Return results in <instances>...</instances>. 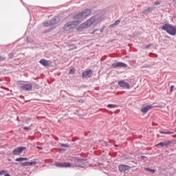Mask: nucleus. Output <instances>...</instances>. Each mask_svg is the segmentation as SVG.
<instances>
[{
	"label": "nucleus",
	"mask_w": 176,
	"mask_h": 176,
	"mask_svg": "<svg viewBox=\"0 0 176 176\" xmlns=\"http://www.w3.org/2000/svg\"><path fill=\"white\" fill-rule=\"evenodd\" d=\"M104 20V16L101 14H96V15L91 16L89 19L86 23H85L87 25V28L91 27V25H97L99 23H101Z\"/></svg>",
	"instance_id": "obj_1"
},
{
	"label": "nucleus",
	"mask_w": 176,
	"mask_h": 176,
	"mask_svg": "<svg viewBox=\"0 0 176 176\" xmlns=\"http://www.w3.org/2000/svg\"><path fill=\"white\" fill-rule=\"evenodd\" d=\"M162 30L164 31H166V32H167V34H169V35H172V36H175V35H176V25L165 23L162 26Z\"/></svg>",
	"instance_id": "obj_2"
},
{
	"label": "nucleus",
	"mask_w": 176,
	"mask_h": 176,
	"mask_svg": "<svg viewBox=\"0 0 176 176\" xmlns=\"http://www.w3.org/2000/svg\"><path fill=\"white\" fill-rule=\"evenodd\" d=\"M19 86L23 91H32V84L28 81H19Z\"/></svg>",
	"instance_id": "obj_3"
},
{
	"label": "nucleus",
	"mask_w": 176,
	"mask_h": 176,
	"mask_svg": "<svg viewBox=\"0 0 176 176\" xmlns=\"http://www.w3.org/2000/svg\"><path fill=\"white\" fill-rule=\"evenodd\" d=\"M81 21H74L72 22H68L64 26L65 31H69V30H73V28H76L79 24H80Z\"/></svg>",
	"instance_id": "obj_4"
},
{
	"label": "nucleus",
	"mask_w": 176,
	"mask_h": 176,
	"mask_svg": "<svg viewBox=\"0 0 176 176\" xmlns=\"http://www.w3.org/2000/svg\"><path fill=\"white\" fill-rule=\"evenodd\" d=\"M56 167H60V168H68L69 167H75L74 166H72V163L68 162H63V163H56Z\"/></svg>",
	"instance_id": "obj_5"
},
{
	"label": "nucleus",
	"mask_w": 176,
	"mask_h": 176,
	"mask_svg": "<svg viewBox=\"0 0 176 176\" xmlns=\"http://www.w3.org/2000/svg\"><path fill=\"white\" fill-rule=\"evenodd\" d=\"M129 65L123 62H116L112 64L113 68H127Z\"/></svg>",
	"instance_id": "obj_6"
},
{
	"label": "nucleus",
	"mask_w": 176,
	"mask_h": 176,
	"mask_svg": "<svg viewBox=\"0 0 176 176\" xmlns=\"http://www.w3.org/2000/svg\"><path fill=\"white\" fill-rule=\"evenodd\" d=\"M82 76L84 79H90V78L93 77V70L89 69L87 71L84 72L82 74Z\"/></svg>",
	"instance_id": "obj_7"
},
{
	"label": "nucleus",
	"mask_w": 176,
	"mask_h": 176,
	"mask_svg": "<svg viewBox=\"0 0 176 176\" xmlns=\"http://www.w3.org/2000/svg\"><path fill=\"white\" fill-rule=\"evenodd\" d=\"M153 108H157V107L153 106V104L146 105V107L141 109V112L142 113L146 114L148 113V111H151V109H153Z\"/></svg>",
	"instance_id": "obj_8"
},
{
	"label": "nucleus",
	"mask_w": 176,
	"mask_h": 176,
	"mask_svg": "<svg viewBox=\"0 0 176 176\" xmlns=\"http://www.w3.org/2000/svg\"><path fill=\"white\" fill-rule=\"evenodd\" d=\"M24 149H25V147L24 146L17 147L12 151V153L15 156H19V155H21V153H23Z\"/></svg>",
	"instance_id": "obj_9"
},
{
	"label": "nucleus",
	"mask_w": 176,
	"mask_h": 176,
	"mask_svg": "<svg viewBox=\"0 0 176 176\" xmlns=\"http://www.w3.org/2000/svg\"><path fill=\"white\" fill-rule=\"evenodd\" d=\"M118 86L121 87L122 89L130 90V84H129V82H126L124 80L118 81Z\"/></svg>",
	"instance_id": "obj_10"
},
{
	"label": "nucleus",
	"mask_w": 176,
	"mask_h": 176,
	"mask_svg": "<svg viewBox=\"0 0 176 176\" xmlns=\"http://www.w3.org/2000/svg\"><path fill=\"white\" fill-rule=\"evenodd\" d=\"M131 168V167L129 165H120L118 166V170L120 173H124L126 171H127L128 170H130Z\"/></svg>",
	"instance_id": "obj_11"
},
{
	"label": "nucleus",
	"mask_w": 176,
	"mask_h": 176,
	"mask_svg": "<svg viewBox=\"0 0 176 176\" xmlns=\"http://www.w3.org/2000/svg\"><path fill=\"white\" fill-rule=\"evenodd\" d=\"M170 144H173V141L171 140H168L166 142H160L158 144H157L155 145V146H161V148H164V146H168V145H170Z\"/></svg>",
	"instance_id": "obj_12"
},
{
	"label": "nucleus",
	"mask_w": 176,
	"mask_h": 176,
	"mask_svg": "<svg viewBox=\"0 0 176 176\" xmlns=\"http://www.w3.org/2000/svg\"><path fill=\"white\" fill-rule=\"evenodd\" d=\"M35 164H36V162H21L20 163V166L21 167H28V166H35Z\"/></svg>",
	"instance_id": "obj_13"
},
{
	"label": "nucleus",
	"mask_w": 176,
	"mask_h": 176,
	"mask_svg": "<svg viewBox=\"0 0 176 176\" xmlns=\"http://www.w3.org/2000/svg\"><path fill=\"white\" fill-rule=\"evenodd\" d=\"M81 13L82 14V17L84 19H86V17H89V16H90V14H91V10L86 9V10H83L82 12H81Z\"/></svg>",
	"instance_id": "obj_14"
},
{
	"label": "nucleus",
	"mask_w": 176,
	"mask_h": 176,
	"mask_svg": "<svg viewBox=\"0 0 176 176\" xmlns=\"http://www.w3.org/2000/svg\"><path fill=\"white\" fill-rule=\"evenodd\" d=\"M39 63L41 65H43V67H50V64H52L50 60H47L46 59H41Z\"/></svg>",
	"instance_id": "obj_15"
},
{
	"label": "nucleus",
	"mask_w": 176,
	"mask_h": 176,
	"mask_svg": "<svg viewBox=\"0 0 176 176\" xmlns=\"http://www.w3.org/2000/svg\"><path fill=\"white\" fill-rule=\"evenodd\" d=\"M73 19H74V20H77V21H80V20L85 19V18H83V15H82V12H80V13L74 15L73 16Z\"/></svg>",
	"instance_id": "obj_16"
},
{
	"label": "nucleus",
	"mask_w": 176,
	"mask_h": 176,
	"mask_svg": "<svg viewBox=\"0 0 176 176\" xmlns=\"http://www.w3.org/2000/svg\"><path fill=\"white\" fill-rule=\"evenodd\" d=\"M155 10V7H150L143 11V14H148L152 13Z\"/></svg>",
	"instance_id": "obj_17"
},
{
	"label": "nucleus",
	"mask_w": 176,
	"mask_h": 176,
	"mask_svg": "<svg viewBox=\"0 0 176 176\" xmlns=\"http://www.w3.org/2000/svg\"><path fill=\"white\" fill-rule=\"evenodd\" d=\"M50 21L51 24H52V25H54V24H57L60 22V17L54 16Z\"/></svg>",
	"instance_id": "obj_18"
},
{
	"label": "nucleus",
	"mask_w": 176,
	"mask_h": 176,
	"mask_svg": "<svg viewBox=\"0 0 176 176\" xmlns=\"http://www.w3.org/2000/svg\"><path fill=\"white\" fill-rule=\"evenodd\" d=\"M86 28H88L87 26L86 25V23H82L78 27V31H83V30H86Z\"/></svg>",
	"instance_id": "obj_19"
},
{
	"label": "nucleus",
	"mask_w": 176,
	"mask_h": 176,
	"mask_svg": "<svg viewBox=\"0 0 176 176\" xmlns=\"http://www.w3.org/2000/svg\"><path fill=\"white\" fill-rule=\"evenodd\" d=\"M119 24H120V20H117L113 24H111L110 25V27H111L112 28H113V27H115V25H119Z\"/></svg>",
	"instance_id": "obj_20"
},
{
	"label": "nucleus",
	"mask_w": 176,
	"mask_h": 176,
	"mask_svg": "<svg viewBox=\"0 0 176 176\" xmlns=\"http://www.w3.org/2000/svg\"><path fill=\"white\" fill-rule=\"evenodd\" d=\"M118 107H119V105H118V104H110L107 105V108H109L110 109L112 108H118Z\"/></svg>",
	"instance_id": "obj_21"
},
{
	"label": "nucleus",
	"mask_w": 176,
	"mask_h": 176,
	"mask_svg": "<svg viewBox=\"0 0 176 176\" xmlns=\"http://www.w3.org/2000/svg\"><path fill=\"white\" fill-rule=\"evenodd\" d=\"M160 134H174V132L173 131H160Z\"/></svg>",
	"instance_id": "obj_22"
},
{
	"label": "nucleus",
	"mask_w": 176,
	"mask_h": 176,
	"mask_svg": "<svg viewBox=\"0 0 176 176\" xmlns=\"http://www.w3.org/2000/svg\"><path fill=\"white\" fill-rule=\"evenodd\" d=\"M43 25L44 27H49L50 25H52V21H50V22H44Z\"/></svg>",
	"instance_id": "obj_23"
},
{
	"label": "nucleus",
	"mask_w": 176,
	"mask_h": 176,
	"mask_svg": "<svg viewBox=\"0 0 176 176\" xmlns=\"http://www.w3.org/2000/svg\"><path fill=\"white\" fill-rule=\"evenodd\" d=\"M146 171H149L150 173H151V174H155V173L156 172L154 169H151L149 168H145Z\"/></svg>",
	"instance_id": "obj_24"
},
{
	"label": "nucleus",
	"mask_w": 176,
	"mask_h": 176,
	"mask_svg": "<svg viewBox=\"0 0 176 176\" xmlns=\"http://www.w3.org/2000/svg\"><path fill=\"white\" fill-rule=\"evenodd\" d=\"M60 146L63 148H69V144H68L60 143Z\"/></svg>",
	"instance_id": "obj_25"
},
{
	"label": "nucleus",
	"mask_w": 176,
	"mask_h": 176,
	"mask_svg": "<svg viewBox=\"0 0 176 176\" xmlns=\"http://www.w3.org/2000/svg\"><path fill=\"white\" fill-rule=\"evenodd\" d=\"M15 162H24V157L16 158Z\"/></svg>",
	"instance_id": "obj_26"
},
{
	"label": "nucleus",
	"mask_w": 176,
	"mask_h": 176,
	"mask_svg": "<svg viewBox=\"0 0 176 176\" xmlns=\"http://www.w3.org/2000/svg\"><path fill=\"white\" fill-rule=\"evenodd\" d=\"M5 60H6V57L0 56V62L5 61Z\"/></svg>",
	"instance_id": "obj_27"
},
{
	"label": "nucleus",
	"mask_w": 176,
	"mask_h": 176,
	"mask_svg": "<svg viewBox=\"0 0 176 176\" xmlns=\"http://www.w3.org/2000/svg\"><path fill=\"white\" fill-rule=\"evenodd\" d=\"M69 74L72 75V74H75V69H70Z\"/></svg>",
	"instance_id": "obj_28"
},
{
	"label": "nucleus",
	"mask_w": 176,
	"mask_h": 176,
	"mask_svg": "<svg viewBox=\"0 0 176 176\" xmlns=\"http://www.w3.org/2000/svg\"><path fill=\"white\" fill-rule=\"evenodd\" d=\"M160 3H162V2H160V1H155V2H154L155 6H157L160 5Z\"/></svg>",
	"instance_id": "obj_29"
},
{
	"label": "nucleus",
	"mask_w": 176,
	"mask_h": 176,
	"mask_svg": "<svg viewBox=\"0 0 176 176\" xmlns=\"http://www.w3.org/2000/svg\"><path fill=\"white\" fill-rule=\"evenodd\" d=\"M76 160H78V162H83V159H80L79 157H77Z\"/></svg>",
	"instance_id": "obj_30"
},
{
	"label": "nucleus",
	"mask_w": 176,
	"mask_h": 176,
	"mask_svg": "<svg viewBox=\"0 0 176 176\" xmlns=\"http://www.w3.org/2000/svg\"><path fill=\"white\" fill-rule=\"evenodd\" d=\"M5 173H6V170H0V175H3V174H5Z\"/></svg>",
	"instance_id": "obj_31"
},
{
	"label": "nucleus",
	"mask_w": 176,
	"mask_h": 176,
	"mask_svg": "<svg viewBox=\"0 0 176 176\" xmlns=\"http://www.w3.org/2000/svg\"><path fill=\"white\" fill-rule=\"evenodd\" d=\"M78 102H80V104H83V102H85V100H83L82 99H80L78 100Z\"/></svg>",
	"instance_id": "obj_32"
},
{
	"label": "nucleus",
	"mask_w": 176,
	"mask_h": 176,
	"mask_svg": "<svg viewBox=\"0 0 176 176\" xmlns=\"http://www.w3.org/2000/svg\"><path fill=\"white\" fill-rule=\"evenodd\" d=\"M151 46H152V45L151 44H148V45L145 46V48L146 49H149L151 47Z\"/></svg>",
	"instance_id": "obj_33"
},
{
	"label": "nucleus",
	"mask_w": 176,
	"mask_h": 176,
	"mask_svg": "<svg viewBox=\"0 0 176 176\" xmlns=\"http://www.w3.org/2000/svg\"><path fill=\"white\" fill-rule=\"evenodd\" d=\"M173 90H174V85L170 87V93H173Z\"/></svg>",
	"instance_id": "obj_34"
},
{
	"label": "nucleus",
	"mask_w": 176,
	"mask_h": 176,
	"mask_svg": "<svg viewBox=\"0 0 176 176\" xmlns=\"http://www.w3.org/2000/svg\"><path fill=\"white\" fill-rule=\"evenodd\" d=\"M30 127H28V126H25V127H23V130H27V131H28V130H30Z\"/></svg>",
	"instance_id": "obj_35"
},
{
	"label": "nucleus",
	"mask_w": 176,
	"mask_h": 176,
	"mask_svg": "<svg viewBox=\"0 0 176 176\" xmlns=\"http://www.w3.org/2000/svg\"><path fill=\"white\" fill-rule=\"evenodd\" d=\"M36 148H37V149H39L40 151L43 150V148L42 146H38Z\"/></svg>",
	"instance_id": "obj_36"
},
{
	"label": "nucleus",
	"mask_w": 176,
	"mask_h": 176,
	"mask_svg": "<svg viewBox=\"0 0 176 176\" xmlns=\"http://www.w3.org/2000/svg\"><path fill=\"white\" fill-rule=\"evenodd\" d=\"M146 157L144 156V155L140 156V159H142V160H144V159H146Z\"/></svg>",
	"instance_id": "obj_37"
},
{
	"label": "nucleus",
	"mask_w": 176,
	"mask_h": 176,
	"mask_svg": "<svg viewBox=\"0 0 176 176\" xmlns=\"http://www.w3.org/2000/svg\"><path fill=\"white\" fill-rule=\"evenodd\" d=\"M104 28H102L101 29H100V32H104Z\"/></svg>",
	"instance_id": "obj_38"
},
{
	"label": "nucleus",
	"mask_w": 176,
	"mask_h": 176,
	"mask_svg": "<svg viewBox=\"0 0 176 176\" xmlns=\"http://www.w3.org/2000/svg\"><path fill=\"white\" fill-rule=\"evenodd\" d=\"M60 151H67V149H65V148H60Z\"/></svg>",
	"instance_id": "obj_39"
},
{
	"label": "nucleus",
	"mask_w": 176,
	"mask_h": 176,
	"mask_svg": "<svg viewBox=\"0 0 176 176\" xmlns=\"http://www.w3.org/2000/svg\"><path fill=\"white\" fill-rule=\"evenodd\" d=\"M23 160H28V158H27V157H23Z\"/></svg>",
	"instance_id": "obj_40"
},
{
	"label": "nucleus",
	"mask_w": 176,
	"mask_h": 176,
	"mask_svg": "<svg viewBox=\"0 0 176 176\" xmlns=\"http://www.w3.org/2000/svg\"><path fill=\"white\" fill-rule=\"evenodd\" d=\"M5 176H10V175H9V173H7L5 175Z\"/></svg>",
	"instance_id": "obj_41"
},
{
	"label": "nucleus",
	"mask_w": 176,
	"mask_h": 176,
	"mask_svg": "<svg viewBox=\"0 0 176 176\" xmlns=\"http://www.w3.org/2000/svg\"><path fill=\"white\" fill-rule=\"evenodd\" d=\"M81 167V168H83V166H80Z\"/></svg>",
	"instance_id": "obj_42"
},
{
	"label": "nucleus",
	"mask_w": 176,
	"mask_h": 176,
	"mask_svg": "<svg viewBox=\"0 0 176 176\" xmlns=\"http://www.w3.org/2000/svg\"><path fill=\"white\" fill-rule=\"evenodd\" d=\"M27 41H28V38H27Z\"/></svg>",
	"instance_id": "obj_43"
}]
</instances>
